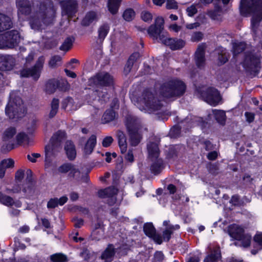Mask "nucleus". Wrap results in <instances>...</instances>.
<instances>
[{
	"label": "nucleus",
	"instance_id": "6e6d98bb",
	"mask_svg": "<svg viewBox=\"0 0 262 262\" xmlns=\"http://www.w3.org/2000/svg\"><path fill=\"white\" fill-rule=\"evenodd\" d=\"M254 242L258 245L259 249H262V232H257L254 237Z\"/></svg>",
	"mask_w": 262,
	"mask_h": 262
},
{
	"label": "nucleus",
	"instance_id": "f257e3e1",
	"mask_svg": "<svg viewBox=\"0 0 262 262\" xmlns=\"http://www.w3.org/2000/svg\"><path fill=\"white\" fill-rule=\"evenodd\" d=\"M55 10L52 0H43L38 5L36 13L30 18L29 23L32 29H41L42 24L48 26L53 24L55 16Z\"/></svg>",
	"mask_w": 262,
	"mask_h": 262
},
{
	"label": "nucleus",
	"instance_id": "393cba45",
	"mask_svg": "<svg viewBox=\"0 0 262 262\" xmlns=\"http://www.w3.org/2000/svg\"><path fill=\"white\" fill-rule=\"evenodd\" d=\"M97 143V137L95 135H92L86 141L83 148L85 155H89L92 153Z\"/></svg>",
	"mask_w": 262,
	"mask_h": 262
},
{
	"label": "nucleus",
	"instance_id": "13d9d810",
	"mask_svg": "<svg viewBox=\"0 0 262 262\" xmlns=\"http://www.w3.org/2000/svg\"><path fill=\"white\" fill-rule=\"evenodd\" d=\"M1 163H2V165L5 164L4 167L6 168H12L14 166V161L11 158L2 160Z\"/></svg>",
	"mask_w": 262,
	"mask_h": 262
},
{
	"label": "nucleus",
	"instance_id": "864d4df0",
	"mask_svg": "<svg viewBox=\"0 0 262 262\" xmlns=\"http://www.w3.org/2000/svg\"><path fill=\"white\" fill-rule=\"evenodd\" d=\"M141 18L145 22L149 23L152 19V15L147 11H143L141 13Z\"/></svg>",
	"mask_w": 262,
	"mask_h": 262
},
{
	"label": "nucleus",
	"instance_id": "6e6552de",
	"mask_svg": "<svg viewBox=\"0 0 262 262\" xmlns=\"http://www.w3.org/2000/svg\"><path fill=\"white\" fill-rule=\"evenodd\" d=\"M164 20L162 17L158 16L156 18L154 24L151 25L147 29V32L150 37L154 39H158V42H161V36H166L167 32H163Z\"/></svg>",
	"mask_w": 262,
	"mask_h": 262
},
{
	"label": "nucleus",
	"instance_id": "ea45409f",
	"mask_svg": "<svg viewBox=\"0 0 262 262\" xmlns=\"http://www.w3.org/2000/svg\"><path fill=\"white\" fill-rule=\"evenodd\" d=\"M110 26L107 23H104L98 29V39L103 41L110 31Z\"/></svg>",
	"mask_w": 262,
	"mask_h": 262
},
{
	"label": "nucleus",
	"instance_id": "6ab92c4d",
	"mask_svg": "<svg viewBox=\"0 0 262 262\" xmlns=\"http://www.w3.org/2000/svg\"><path fill=\"white\" fill-rule=\"evenodd\" d=\"M18 11L21 14L28 16L32 12V5L29 0H19L17 3Z\"/></svg>",
	"mask_w": 262,
	"mask_h": 262
},
{
	"label": "nucleus",
	"instance_id": "79ce46f5",
	"mask_svg": "<svg viewBox=\"0 0 262 262\" xmlns=\"http://www.w3.org/2000/svg\"><path fill=\"white\" fill-rule=\"evenodd\" d=\"M74 41L75 38L73 36L67 37L60 46L59 49L63 51H68L72 48Z\"/></svg>",
	"mask_w": 262,
	"mask_h": 262
},
{
	"label": "nucleus",
	"instance_id": "69168bd1",
	"mask_svg": "<svg viewBox=\"0 0 262 262\" xmlns=\"http://www.w3.org/2000/svg\"><path fill=\"white\" fill-rule=\"evenodd\" d=\"M203 37V34L200 31L194 32L191 36V40L193 41H200Z\"/></svg>",
	"mask_w": 262,
	"mask_h": 262
},
{
	"label": "nucleus",
	"instance_id": "1a4fd4ad",
	"mask_svg": "<svg viewBox=\"0 0 262 262\" xmlns=\"http://www.w3.org/2000/svg\"><path fill=\"white\" fill-rule=\"evenodd\" d=\"M90 86H110L113 83V77L107 72L98 73L89 80Z\"/></svg>",
	"mask_w": 262,
	"mask_h": 262
},
{
	"label": "nucleus",
	"instance_id": "bf43d9fd",
	"mask_svg": "<svg viewBox=\"0 0 262 262\" xmlns=\"http://www.w3.org/2000/svg\"><path fill=\"white\" fill-rule=\"evenodd\" d=\"M28 137V135L24 132L19 133L16 136V139L18 144H21Z\"/></svg>",
	"mask_w": 262,
	"mask_h": 262
},
{
	"label": "nucleus",
	"instance_id": "09e8293b",
	"mask_svg": "<svg viewBox=\"0 0 262 262\" xmlns=\"http://www.w3.org/2000/svg\"><path fill=\"white\" fill-rule=\"evenodd\" d=\"M107 190L106 194L108 198L110 199L108 200V204L112 205L116 201V199H114V196L117 194V189L113 187H108L105 188Z\"/></svg>",
	"mask_w": 262,
	"mask_h": 262
},
{
	"label": "nucleus",
	"instance_id": "c9c22d12",
	"mask_svg": "<svg viewBox=\"0 0 262 262\" xmlns=\"http://www.w3.org/2000/svg\"><path fill=\"white\" fill-rule=\"evenodd\" d=\"M104 232L103 225L99 222L95 225L92 235L94 239L98 241L103 237Z\"/></svg>",
	"mask_w": 262,
	"mask_h": 262
},
{
	"label": "nucleus",
	"instance_id": "39448f33",
	"mask_svg": "<svg viewBox=\"0 0 262 262\" xmlns=\"http://www.w3.org/2000/svg\"><path fill=\"white\" fill-rule=\"evenodd\" d=\"M20 39V33L16 30L0 34V49H13L18 45Z\"/></svg>",
	"mask_w": 262,
	"mask_h": 262
},
{
	"label": "nucleus",
	"instance_id": "603ef678",
	"mask_svg": "<svg viewBox=\"0 0 262 262\" xmlns=\"http://www.w3.org/2000/svg\"><path fill=\"white\" fill-rule=\"evenodd\" d=\"M61 61V57L59 55L52 56L49 61V66L51 68H55L58 66V62Z\"/></svg>",
	"mask_w": 262,
	"mask_h": 262
},
{
	"label": "nucleus",
	"instance_id": "9d476101",
	"mask_svg": "<svg viewBox=\"0 0 262 262\" xmlns=\"http://www.w3.org/2000/svg\"><path fill=\"white\" fill-rule=\"evenodd\" d=\"M201 96L204 100L210 105L215 106L222 100L219 91L212 86L208 87L201 92Z\"/></svg>",
	"mask_w": 262,
	"mask_h": 262
},
{
	"label": "nucleus",
	"instance_id": "8fccbe9b",
	"mask_svg": "<svg viewBox=\"0 0 262 262\" xmlns=\"http://www.w3.org/2000/svg\"><path fill=\"white\" fill-rule=\"evenodd\" d=\"M241 243L242 246L248 247L250 245L251 241V236L248 233H244L240 238L237 239Z\"/></svg>",
	"mask_w": 262,
	"mask_h": 262
},
{
	"label": "nucleus",
	"instance_id": "c85d7f7f",
	"mask_svg": "<svg viewBox=\"0 0 262 262\" xmlns=\"http://www.w3.org/2000/svg\"><path fill=\"white\" fill-rule=\"evenodd\" d=\"M94 92L95 95L98 97V101L101 104L106 103L110 97V95L105 89L100 88L97 89Z\"/></svg>",
	"mask_w": 262,
	"mask_h": 262
},
{
	"label": "nucleus",
	"instance_id": "473e14b6",
	"mask_svg": "<svg viewBox=\"0 0 262 262\" xmlns=\"http://www.w3.org/2000/svg\"><path fill=\"white\" fill-rule=\"evenodd\" d=\"M115 248L112 245H109L102 253L101 258L105 262H109L113 260L115 255Z\"/></svg>",
	"mask_w": 262,
	"mask_h": 262
},
{
	"label": "nucleus",
	"instance_id": "4d7b16f0",
	"mask_svg": "<svg viewBox=\"0 0 262 262\" xmlns=\"http://www.w3.org/2000/svg\"><path fill=\"white\" fill-rule=\"evenodd\" d=\"M181 133V128L178 126H174L170 130V135L172 138L179 137Z\"/></svg>",
	"mask_w": 262,
	"mask_h": 262
},
{
	"label": "nucleus",
	"instance_id": "f3484780",
	"mask_svg": "<svg viewBox=\"0 0 262 262\" xmlns=\"http://www.w3.org/2000/svg\"><path fill=\"white\" fill-rule=\"evenodd\" d=\"M144 232L146 235L153 239L156 243L161 244L162 243V237L156 233V229L151 223H146L144 225Z\"/></svg>",
	"mask_w": 262,
	"mask_h": 262
},
{
	"label": "nucleus",
	"instance_id": "f704fd0d",
	"mask_svg": "<svg viewBox=\"0 0 262 262\" xmlns=\"http://www.w3.org/2000/svg\"><path fill=\"white\" fill-rule=\"evenodd\" d=\"M117 116V113L112 109H107L103 113L101 121L103 124L109 123L115 120Z\"/></svg>",
	"mask_w": 262,
	"mask_h": 262
},
{
	"label": "nucleus",
	"instance_id": "e2e57ef3",
	"mask_svg": "<svg viewBox=\"0 0 262 262\" xmlns=\"http://www.w3.org/2000/svg\"><path fill=\"white\" fill-rule=\"evenodd\" d=\"M15 145L13 143H8L3 145L1 147V151L3 153H7L14 149Z\"/></svg>",
	"mask_w": 262,
	"mask_h": 262
},
{
	"label": "nucleus",
	"instance_id": "49530a36",
	"mask_svg": "<svg viewBox=\"0 0 262 262\" xmlns=\"http://www.w3.org/2000/svg\"><path fill=\"white\" fill-rule=\"evenodd\" d=\"M166 159L168 160H173L177 159L178 157V152L176 147L173 146L168 148L165 154Z\"/></svg>",
	"mask_w": 262,
	"mask_h": 262
},
{
	"label": "nucleus",
	"instance_id": "dca6fc26",
	"mask_svg": "<svg viewBox=\"0 0 262 262\" xmlns=\"http://www.w3.org/2000/svg\"><path fill=\"white\" fill-rule=\"evenodd\" d=\"M194 60L196 67L201 69L205 65V47L203 45L198 46L194 54Z\"/></svg>",
	"mask_w": 262,
	"mask_h": 262
},
{
	"label": "nucleus",
	"instance_id": "423d86ee",
	"mask_svg": "<svg viewBox=\"0 0 262 262\" xmlns=\"http://www.w3.org/2000/svg\"><path fill=\"white\" fill-rule=\"evenodd\" d=\"M243 66L251 78L255 77L260 72V59L255 54L250 53L246 55Z\"/></svg>",
	"mask_w": 262,
	"mask_h": 262
},
{
	"label": "nucleus",
	"instance_id": "58836bf2",
	"mask_svg": "<svg viewBox=\"0 0 262 262\" xmlns=\"http://www.w3.org/2000/svg\"><path fill=\"white\" fill-rule=\"evenodd\" d=\"M214 117L216 121L221 125H224L226 120L225 112L223 110H213Z\"/></svg>",
	"mask_w": 262,
	"mask_h": 262
},
{
	"label": "nucleus",
	"instance_id": "0e129e2a",
	"mask_svg": "<svg viewBox=\"0 0 262 262\" xmlns=\"http://www.w3.org/2000/svg\"><path fill=\"white\" fill-rule=\"evenodd\" d=\"M25 171L21 169H18L15 174V179L19 182H21L24 179Z\"/></svg>",
	"mask_w": 262,
	"mask_h": 262
},
{
	"label": "nucleus",
	"instance_id": "cd10ccee",
	"mask_svg": "<svg viewBox=\"0 0 262 262\" xmlns=\"http://www.w3.org/2000/svg\"><path fill=\"white\" fill-rule=\"evenodd\" d=\"M56 151L51 149L49 146L45 147V168H48L50 167L52 164V157L56 155Z\"/></svg>",
	"mask_w": 262,
	"mask_h": 262
},
{
	"label": "nucleus",
	"instance_id": "37998d69",
	"mask_svg": "<svg viewBox=\"0 0 262 262\" xmlns=\"http://www.w3.org/2000/svg\"><path fill=\"white\" fill-rule=\"evenodd\" d=\"M246 48V43L244 42H234L233 44V54L234 56H236L243 52Z\"/></svg>",
	"mask_w": 262,
	"mask_h": 262
},
{
	"label": "nucleus",
	"instance_id": "338daca9",
	"mask_svg": "<svg viewBox=\"0 0 262 262\" xmlns=\"http://www.w3.org/2000/svg\"><path fill=\"white\" fill-rule=\"evenodd\" d=\"M178 6L174 0H167L166 3V8L167 9H177Z\"/></svg>",
	"mask_w": 262,
	"mask_h": 262
},
{
	"label": "nucleus",
	"instance_id": "7ed1b4c3",
	"mask_svg": "<svg viewBox=\"0 0 262 262\" xmlns=\"http://www.w3.org/2000/svg\"><path fill=\"white\" fill-rule=\"evenodd\" d=\"M187 85L178 78L163 82L160 86L159 92L161 96L167 99L180 98L185 93Z\"/></svg>",
	"mask_w": 262,
	"mask_h": 262
},
{
	"label": "nucleus",
	"instance_id": "4be33fe9",
	"mask_svg": "<svg viewBox=\"0 0 262 262\" xmlns=\"http://www.w3.org/2000/svg\"><path fill=\"white\" fill-rule=\"evenodd\" d=\"M63 84V83H61L58 80L54 78L49 79L46 83V92L49 94H53L57 89H61V85Z\"/></svg>",
	"mask_w": 262,
	"mask_h": 262
},
{
	"label": "nucleus",
	"instance_id": "aec40b11",
	"mask_svg": "<svg viewBox=\"0 0 262 262\" xmlns=\"http://www.w3.org/2000/svg\"><path fill=\"white\" fill-rule=\"evenodd\" d=\"M228 232L231 237L237 240L245 233V230L241 226L234 224L229 226Z\"/></svg>",
	"mask_w": 262,
	"mask_h": 262
},
{
	"label": "nucleus",
	"instance_id": "5701e85b",
	"mask_svg": "<svg viewBox=\"0 0 262 262\" xmlns=\"http://www.w3.org/2000/svg\"><path fill=\"white\" fill-rule=\"evenodd\" d=\"M163 225L165 227V229L163 232L162 238H163L164 241L168 242L170 239L173 231L178 229L180 227L178 225L173 226L170 224L169 222L167 221H165L163 222Z\"/></svg>",
	"mask_w": 262,
	"mask_h": 262
},
{
	"label": "nucleus",
	"instance_id": "de8ad7c7",
	"mask_svg": "<svg viewBox=\"0 0 262 262\" xmlns=\"http://www.w3.org/2000/svg\"><path fill=\"white\" fill-rule=\"evenodd\" d=\"M16 133V129L14 127H10L7 128L4 132L3 135V140L7 141L12 138Z\"/></svg>",
	"mask_w": 262,
	"mask_h": 262
},
{
	"label": "nucleus",
	"instance_id": "4c0bfd02",
	"mask_svg": "<svg viewBox=\"0 0 262 262\" xmlns=\"http://www.w3.org/2000/svg\"><path fill=\"white\" fill-rule=\"evenodd\" d=\"M22 191L25 193H31L32 190V186L31 185H28L27 187H24L21 189L20 185L15 184L12 186L11 189H7V192L8 193H18Z\"/></svg>",
	"mask_w": 262,
	"mask_h": 262
},
{
	"label": "nucleus",
	"instance_id": "ddd939ff",
	"mask_svg": "<svg viewBox=\"0 0 262 262\" xmlns=\"http://www.w3.org/2000/svg\"><path fill=\"white\" fill-rule=\"evenodd\" d=\"M161 43L169 47L172 51L182 49L185 45V41L182 39L177 38H170L161 36Z\"/></svg>",
	"mask_w": 262,
	"mask_h": 262
},
{
	"label": "nucleus",
	"instance_id": "052dcab7",
	"mask_svg": "<svg viewBox=\"0 0 262 262\" xmlns=\"http://www.w3.org/2000/svg\"><path fill=\"white\" fill-rule=\"evenodd\" d=\"M58 206L57 198H51L47 203V207L49 209L55 208Z\"/></svg>",
	"mask_w": 262,
	"mask_h": 262
},
{
	"label": "nucleus",
	"instance_id": "7c9ffc66",
	"mask_svg": "<svg viewBox=\"0 0 262 262\" xmlns=\"http://www.w3.org/2000/svg\"><path fill=\"white\" fill-rule=\"evenodd\" d=\"M221 258V251L219 248L211 251L204 259L203 262H218Z\"/></svg>",
	"mask_w": 262,
	"mask_h": 262
},
{
	"label": "nucleus",
	"instance_id": "bb28decb",
	"mask_svg": "<svg viewBox=\"0 0 262 262\" xmlns=\"http://www.w3.org/2000/svg\"><path fill=\"white\" fill-rule=\"evenodd\" d=\"M164 168V162L161 158L155 159V161L151 164L150 170L154 175L160 174Z\"/></svg>",
	"mask_w": 262,
	"mask_h": 262
},
{
	"label": "nucleus",
	"instance_id": "5fc2aeb1",
	"mask_svg": "<svg viewBox=\"0 0 262 262\" xmlns=\"http://www.w3.org/2000/svg\"><path fill=\"white\" fill-rule=\"evenodd\" d=\"M72 168V164L70 163H66L58 167V171L62 173H66L70 171Z\"/></svg>",
	"mask_w": 262,
	"mask_h": 262
},
{
	"label": "nucleus",
	"instance_id": "c756f323",
	"mask_svg": "<svg viewBox=\"0 0 262 262\" xmlns=\"http://www.w3.org/2000/svg\"><path fill=\"white\" fill-rule=\"evenodd\" d=\"M12 25L10 17L0 13V32L9 29Z\"/></svg>",
	"mask_w": 262,
	"mask_h": 262
},
{
	"label": "nucleus",
	"instance_id": "4468645a",
	"mask_svg": "<svg viewBox=\"0 0 262 262\" xmlns=\"http://www.w3.org/2000/svg\"><path fill=\"white\" fill-rule=\"evenodd\" d=\"M67 137V134L64 130H58L53 134L51 137L49 143L45 146H49L50 148L57 151L62 141Z\"/></svg>",
	"mask_w": 262,
	"mask_h": 262
},
{
	"label": "nucleus",
	"instance_id": "a878e982",
	"mask_svg": "<svg viewBox=\"0 0 262 262\" xmlns=\"http://www.w3.org/2000/svg\"><path fill=\"white\" fill-rule=\"evenodd\" d=\"M117 137L121 152L124 154L127 148L126 135L123 131L119 130L117 133Z\"/></svg>",
	"mask_w": 262,
	"mask_h": 262
},
{
	"label": "nucleus",
	"instance_id": "72a5a7b5",
	"mask_svg": "<svg viewBox=\"0 0 262 262\" xmlns=\"http://www.w3.org/2000/svg\"><path fill=\"white\" fill-rule=\"evenodd\" d=\"M97 20V15L95 11L88 12L81 20V25L84 27L89 26L93 21Z\"/></svg>",
	"mask_w": 262,
	"mask_h": 262
},
{
	"label": "nucleus",
	"instance_id": "c03bdc74",
	"mask_svg": "<svg viewBox=\"0 0 262 262\" xmlns=\"http://www.w3.org/2000/svg\"><path fill=\"white\" fill-rule=\"evenodd\" d=\"M0 203L7 206H12L14 205L15 202L12 197L0 191Z\"/></svg>",
	"mask_w": 262,
	"mask_h": 262
},
{
	"label": "nucleus",
	"instance_id": "20e7f679",
	"mask_svg": "<svg viewBox=\"0 0 262 262\" xmlns=\"http://www.w3.org/2000/svg\"><path fill=\"white\" fill-rule=\"evenodd\" d=\"M124 125L129 136L130 145L134 147L138 146L143 138L139 120L136 116L128 114L125 116Z\"/></svg>",
	"mask_w": 262,
	"mask_h": 262
},
{
	"label": "nucleus",
	"instance_id": "e433bc0d",
	"mask_svg": "<svg viewBox=\"0 0 262 262\" xmlns=\"http://www.w3.org/2000/svg\"><path fill=\"white\" fill-rule=\"evenodd\" d=\"M122 1V0H108V10L112 15H115L118 12Z\"/></svg>",
	"mask_w": 262,
	"mask_h": 262
},
{
	"label": "nucleus",
	"instance_id": "a211bd4d",
	"mask_svg": "<svg viewBox=\"0 0 262 262\" xmlns=\"http://www.w3.org/2000/svg\"><path fill=\"white\" fill-rule=\"evenodd\" d=\"M19 109L20 108L17 104L14 105H10L8 104L5 108V113L10 119H18L24 116L21 111H19Z\"/></svg>",
	"mask_w": 262,
	"mask_h": 262
},
{
	"label": "nucleus",
	"instance_id": "0eeeda50",
	"mask_svg": "<svg viewBox=\"0 0 262 262\" xmlns=\"http://www.w3.org/2000/svg\"><path fill=\"white\" fill-rule=\"evenodd\" d=\"M44 62L45 57L43 56H39L32 67L24 68L20 70V76L24 78L31 77L33 80L37 81L40 76Z\"/></svg>",
	"mask_w": 262,
	"mask_h": 262
},
{
	"label": "nucleus",
	"instance_id": "9b49d317",
	"mask_svg": "<svg viewBox=\"0 0 262 262\" xmlns=\"http://www.w3.org/2000/svg\"><path fill=\"white\" fill-rule=\"evenodd\" d=\"M145 106L153 111L160 110L162 104L155 96L154 93L148 89L144 90L142 94Z\"/></svg>",
	"mask_w": 262,
	"mask_h": 262
},
{
	"label": "nucleus",
	"instance_id": "680f3d73",
	"mask_svg": "<svg viewBox=\"0 0 262 262\" xmlns=\"http://www.w3.org/2000/svg\"><path fill=\"white\" fill-rule=\"evenodd\" d=\"M114 139L111 136L105 137L102 142V145L104 147H109L113 143Z\"/></svg>",
	"mask_w": 262,
	"mask_h": 262
},
{
	"label": "nucleus",
	"instance_id": "2eb2a0df",
	"mask_svg": "<svg viewBox=\"0 0 262 262\" xmlns=\"http://www.w3.org/2000/svg\"><path fill=\"white\" fill-rule=\"evenodd\" d=\"M15 59L11 55H0V71L11 70L15 66Z\"/></svg>",
	"mask_w": 262,
	"mask_h": 262
},
{
	"label": "nucleus",
	"instance_id": "774afa93",
	"mask_svg": "<svg viewBox=\"0 0 262 262\" xmlns=\"http://www.w3.org/2000/svg\"><path fill=\"white\" fill-rule=\"evenodd\" d=\"M186 11L188 15L190 17L194 16L198 12V10L196 7L193 5H192L190 7H188L186 9Z\"/></svg>",
	"mask_w": 262,
	"mask_h": 262
},
{
	"label": "nucleus",
	"instance_id": "a18cd8bd",
	"mask_svg": "<svg viewBox=\"0 0 262 262\" xmlns=\"http://www.w3.org/2000/svg\"><path fill=\"white\" fill-rule=\"evenodd\" d=\"M136 16L135 10L131 8H126L122 14L123 18L127 22L132 21Z\"/></svg>",
	"mask_w": 262,
	"mask_h": 262
},
{
	"label": "nucleus",
	"instance_id": "f03ea898",
	"mask_svg": "<svg viewBox=\"0 0 262 262\" xmlns=\"http://www.w3.org/2000/svg\"><path fill=\"white\" fill-rule=\"evenodd\" d=\"M239 11L243 16L252 13L251 26L257 28L262 20V0H241Z\"/></svg>",
	"mask_w": 262,
	"mask_h": 262
},
{
	"label": "nucleus",
	"instance_id": "f8f14e48",
	"mask_svg": "<svg viewBox=\"0 0 262 262\" xmlns=\"http://www.w3.org/2000/svg\"><path fill=\"white\" fill-rule=\"evenodd\" d=\"M62 13L69 17H73L78 11V3L76 0H66L61 3Z\"/></svg>",
	"mask_w": 262,
	"mask_h": 262
},
{
	"label": "nucleus",
	"instance_id": "2f4dec72",
	"mask_svg": "<svg viewBox=\"0 0 262 262\" xmlns=\"http://www.w3.org/2000/svg\"><path fill=\"white\" fill-rule=\"evenodd\" d=\"M230 206L229 207L230 210H233L236 207H243L245 205L244 199H241L239 196L237 194H235L232 196L229 201Z\"/></svg>",
	"mask_w": 262,
	"mask_h": 262
},
{
	"label": "nucleus",
	"instance_id": "b1692460",
	"mask_svg": "<svg viewBox=\"0 0 262 262\" xmlns=\"http://www.w3.org/2000/svg\"><path fill=\"white\" fill-rule=\"evenodd\" d=\"M148 157L152 161L154 159H159L160 149L158 145L155 142H151L147 145Z\"/></svg>",
	"mask_w": 262,
	"mask_h": 262
},
{
	"label": "nucleus",
	"instance_id": "412c9836",
	"mask_svg": "<svg viewBox=\"0 0 262 262\" xmlns=\"http://www.w3.org/2000/svg\"><path fill=\"white\" fill-rule=\"evenodd\" d=\"M64 149L68 159L70 161H73L76 157V150L75 145L71 140L66 141Z\"/></svg>",
	"mask_w": 262,
	"mask_h": 262
},
{
	"label": "nucleus",
	"instance_id": "a19ab883",
	"mask_svg": "<svg viewBox=\"0 0 262 262\" xmlns=\"http://www.w3.org/2000/svg\"><path fill=\"white\" fill-rule=\"evenodd\" d=\"M59 100L58 99L54 98L51 103V110L49 114V118H54L58 111Z\"/></svg>",
	"mask_w": 262,
	"mask_h": 262
},
{
	"label": "nucleus",
	"instance_id": "3c124183",
	"mask_svg": "<svg viewBox=\"0 0 262 262\" xmlns=\"http://www.w3.org/2000/svg\"><path fill=\"white\" fill-rule=\"evenodd\" d=\"M50 259L53 262H66L67 257L62 253H56L50 256Z\"/></svg>",
	"mask_w": 262,
	"mask_h": 262
}]
</instances>
